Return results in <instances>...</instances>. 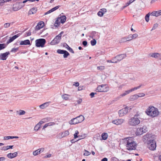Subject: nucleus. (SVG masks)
Wrapping results in <instances>:
<instances>
[{
    "label": "nucleus",
    "instance_id": "60",
    "mask_svg": "<svg viewBox=\"0 0 161 161\" xmlns=\"http://www.w3.org/2000/svg\"><path fill=\"white\" fill-rule=\"evenodd\" d=\"M47 124L48 126H52L55 124V123L54 122H49Z\"/></svg>",
    "mask_w": 161,
    "mask_h": 161
},
{
    "label": "nucleus",
    "instance_id": "61",
    "mask_svg": "<svg viewBox=\"0 0 161 161\" xmlns=\"http://www.w3.org/2000/svg\"><path fill=\"white\" fill-rule=\"evenodd\" d=\"M78 104H80L82 102V99L81 98H80L77 101Z\"/></svg>",
    "mask_w": 161,
    "mask_h": 161
},
{
    "label": "nucleus",
    "instance_id": "3",
    "mask_svg": "<svg viewBox=\"0 0 161 161\" xmlns=\"http://www.w3.org/2000/svg\"><path fill=\"white\" fill-rule=\"evenodd\" d=\"M146 113L147 115L152 118L157 117L159 114L158 109L153 106L148 107L146 110Z\"/></svg>",
    "mask_w": 161,
    "mask_h": 161
},
{
    "label": "nucleus",
    "instance_id": "34",
    "mask_svg": "<svg viewBox=\"0 0 161 161\" xmlns=\"http://www.w3.org/2000/svg\"><path fill=\"white\" fill-rule=\"evenodd\" d=\"M40 153L38 149L34 151L33 153V154L34 156H36Z\"/></svg>",
    "mask_w": 161,
    "mask_h": 161
},
{
    "label": "nucleus",
    "instance_id": "14",
    "mask_svg": "<svg viewBox=\"0 0 161 161\" xmlns=\"http://www.w3.org/2000/svg\"><path fill=\"white\" fill-rule=\"evenodd\" d=\"M20 35L19 33L15 35L12 37H10V39L7 42V44L12 42L15 39L18 37Z\"/></svg>",
    "mask_w": 161,
    "mask_h": 161
},
{
    "label": "nucleus",
    "instance_id": "37",
    "mask_svg": "<svg viewBox=\"0 0 161 161\" xmlns=\"http://www.w3.org/2000/svg\"><path fill=\"white\" fill-rule=\"evenodd\" d=\"M65 50L61 49H58L57 50V52L61 54H63Z\"/></svg>",
    "mask_w": 161,
    "mask_h": 161
},
{
    "label": "nucleus",
    "instance_id": "7",
    "mask_svg": "<svg viewBox=\"0 0 161 161\" xmlns=\"http://www.w3.org/2000/svg\"><path fill=\"white\" fill-rule=\"evenodd\" d=\"M46 42V41L45 39L41 38L37 39L35 41L36 46L37 47H44Z\"/></svg>",
    "mask_w": 161,
    "mask_h": 161
},
{
    "label": "nucleus",
    "instance_id": "35",
    "mask_svg": "<svg viewBox=\"0 0 161 161\" xmlns=\"http://www.w3.org/2000/svg\"><path fill=\"white\" fill-rule=\"evenodd\" d=\"M41 127V126L40 125H39V124L38 123L35 127L34 130L37 131Z\"/></svg>",
    "mask_w": 161,
    "mask_h": 161
},
{
    "label": "nucleus",
    "instance_id": "52",
    "mask_svg": "<svg viewBox=\"0 0 161 161\" xmlns=\"http://www.w3.org/2000/svg\"><path fill=\"white\" fill-rule=\"evenodd\" d=\"M97 69L98 70H102L104 69V67L103 66H98L97 67Z\"/></svg>",
    "mask_w": 161,
    "mask_h": 161
},
{
    "label": "nucleus",
    "instance_id": "53",
    "mask_svg": "<svg viewBox=\"0 0 161 161\" xmlns=\"http://www.w3.org/2000/svg\"><path fill=\"white\" fill-rule=\"evenodd\" d=\"M60 7V6H56L52 8V10H53V12L56 10L58 8Z\"/></svg>",
    "mask_w": 161,
    "mask_h": 161
},
{
    "label": "nucleus",
    "instance_id": "47",
    "mask_svg": "<svg viewBox=\"0 0 161 161\" xmlns=\"http://www.w3.org/2000/svg\"><path fill=\"white\" fill-rule=\"evenodd\" d=\"M138 36V34H135L133 35H131L132 39H136Z\"/></svg>",
    "mask_w": 161,
    "mask_h": 161
},
{
    "label": "nucleus",
    "instance_id": "2",
    "mask_svg": "<svg viewBox=\"0 0 161 161\" xmlns=\"http://www.w3.org/2000/svg\"><path fill=\"white\" fill-rule=\"evenodd\" d=\"M152 135L150 134H147L144 136V139L148 141L147 147L152 150H154L156 147V142L154 140L150 139Z\"/></svg>",
    "mask_w": 161,
    "mask_h": 161
},
{
    "label": "nucleus",
    "instance_id": "13",
    "mask_svg": "<svg viewBox=\"0 0 161 161\" xmlns=\"http://www.w3.org/2000/svg\"><path fill=\"white\" fill-rule=\"evenodd\" d=\"M24 5H23V6H20V3H16L15 4L13 5V10L14 11H17L20 9L22 7L24 6Z\"/></svg>",
    "mask_w": 161,
    "mask_h": 161
},
{
    "label": "nucleus",
    "instance_id": "23",
    "mask_svg": "<svg viewBox=\"0 0 161 161\" xmlns=\"http://www.w3.org/2000/svg\"><path fill=\"white\" fill-rule=\"evenodd\" d=\"M64 46L70 52H71L72 53H74V51H73V49L70 47L66 43H64Z\"/></svg>",
    "mask_w": 161,
    "mask_h": 161
},
{
    "label": "nucleus",
    "instance_id": "44",
    "mask_svg": "<svg viewBox=\"0 0 161 161\" xmlns=\"http://www.w3.org/2000/svg\"><path fill=\"white\" fill-rule=\"evenodd\" d=\"M19 111V114L20 115H24L25 113V111L24 110H20Z\"/></svg>",
    "mask_w": 161,
    "mask_h": 161
},
{
    "label": "nucleus",
    "instance_id": "49",
    "mask_svg": "<svg viewBox=\"0 0 161 161\" xmlns=\"http://www.w3.org/2000/svg\"><path fill=\"white\" fill-rule=\"evenodd\" d=\"M145 95V94L143 93H138L137 95V97H138V98L139 97H144V96Z\"/></svg>",
    "mask_w": 161,
    "mask_h": 161
},
{
    "label": "nucleus",
    "instance_id": "5",
    "mask_svg": "<svg viewBox=\"0 0 161 161\" xmlns=\"http://www.w3.org/2000/svg\"><path fill=\"white\" fill-rule=\"evenodd\" d=\"M84 119V117L82 115H80L75 118L72 119L69 122L70 125H75L80 123Z\"/></svg>",
    "mask_w": 161,
    "mask_h": 161
},
{
    "label": "nucleus",
    "instance_id": "43",
    "mask_svg": "<svg viewBox=\"0 0 161 161\" xmlns=\"http://www.w3.org/2000/svg\"><path fill=\"white\" fill-rule=\"evenodd\" d=\"M141 86V85L137 87H135L134 88H133L130 89L131 91L132 92V91H133L135 90H136L139 88H140Z\"/></svg>",
    "mask_w": 161,
    "mask_h": 161
},
{
    "label": "nucleus",
    "instance_id": "32",
    "mask_svg": "<svg viewBox=\"0 0 161 161\" xmlns=\"http://www.w3.org/2000/svg\"><path fill=\"white\" fill-rule=\"evenodd\" d=\"M68 95L66 94H64L62 95V97L65 100H68L69 99V97H68Z\"/></svg>",
    "mask_w": 161,
    "mask_h": 161
},
{
    "label": "nucleus",
    "instance_id": "31",
    "mask_svg": "<svg viewBox=\"0 0 161 161\" xmlns=\"http://www.w3.org/2000/svg\"><path fill=\"white\" fill-rule=\"evenodd\" d=\"M150 13H148L145 16V19L147 22H148L149 20Z\"/></svg>",
    "mask_w": 161,
    "mask_h": 161
},
{
    "label": "nucleus",
    "instance_id": "10",
    "mask_svg": "<svg viewBox=\"0 0 161 161\" xmlns=\"http://www.w3.org/2000/svg\"><path fill=\"white\" fill-rule=\"evenodd\" d=\"M128 112V108L125 107L119 111V114L120 117H122L127 114Z\"/></svg>",
    "mask_w": 161,
    "mask_h": 161
},
{
    "label": "nucleus",
    "instance_id": "18",
    "mask_svg": "<svg viewBox=\"0 0 161 161\" xmlns=\"http://www.w3.org/2000/svg\"><path fill=\"white\" fill-rule=\"evenodd\" d=\"M44 25V23L43 22H41L38 23L36 26V30H38L42 28Z\"/></svg>",
    "mask_w": 161,
    "mask_h": 161
},
{
    "label": "nucleus",
    "instance_id": "11",
    "mask_svg": "<svg viewBox=\"0 0 161 161\" xmlns=\"http://www.w3.org/2000/svg\"><path fill=\"white\" fill-rule=\"evenodd\" d=\"M61 39L58 37L57 36L53 39V40L50 42V44L52 45H54L58 43L61 40Z\"/></svg>",
    "mask_w": 161,
    "mask_h": 161
},
{
    "label": "nucleus",
    "instance_id": "40",
    "mask_svg": "<svg viewBox=\"0 0 161 161\" xmlns=\"http://www.w3.org/2000/svg\"><path fill=\"white\" fill-rule=\"evenodd\" d=\"M19 50V47L17 48H13L11 51V52L16 53Z\"/></svg>",
    "mask_w": 161,
    "mask_h": 161
},
{
    "label": "nucleus",
    "instance_id": "63",
    "mask_svg": "<svg viewBox=\"0 0 161 161\" xmlns=\"http://www.w3.org/2000/svg\"><path fill=\"white\" fill-rule=\"evenodd\" d=\"M38 149L39 150V152H40V153H41L44 151V148H41L40 149Z\"/></svg>",
    "mask_w": 161,
    "mask_h": 161
},
{
    "label": "nucleus",
    "instance_id": "33",
    "mask_svg": "<svg viewBox=\"0 0 161 161\" xmlns=\"http://www.w3.org/2000/svg\"><path fill=\"white\" fill-rule=\"evenodd\" d=\"M63 54V57L64 58H67L68 56L69 55V53L66 50L64 52V53Z\"/></svg>",
    "mask_w": 161,
    "mask_h": 161
},
{
    "label": "nucleus",
    "instance_id": "45",
    "mask_svg": "<svg viewBox=\"0 0 161 161\" xmlns=\"http://www.w3.org/2000/svg\"><path fill=\"white\" fill-rule=\"evenodd\" d=\"M112 63H116L118 62L116 57L112 59Z\"/></svg>",
    "mask_w": 161,
    "mask_h": 161
},
{
    "label": "nucleus",
    "instance_id": "58",
    "mask_svg": "<svg viewBox=\"0 0 161 161\" xmlns=\"http://www.w3.org/2000/svg\"><path fill=\"white\" fill-rule=\"evenodd\" d=\"M96 94H97V93H94V92H91L90 94V95L91 96V98H93V97H94V95Z\"/></svg>",
    "mask_w": 161,
    "mask_h": 161
},
{
    "label": "nucleus",
    "instance_id": "59",
    "mask_svg": "<svg viewBox=\"0 0 161 161\" xmlns=\"http://www.w3.org/2000/svg\"><path fill=\"white\" fill-rule=\"evenodd\" d=\"M53 12V10H52V9H51L48 10V11H47V12H46L45 14V15H46V14H49L52 12Z\"/></svg>",
    "mask_w": 161,
    "mask_h": 161
},
{
    "label": "nucleus",
    "instance_id": "8",
    "mask_svg": "<svg viewBox=\"0 0 161 161\" xmlns=\"http://www.w3.org/2000/svg\"><path fill=\"white\" fill-rule=\"evenodd\" d=\"M109 90V88L106 85L98 86L96 89V91L99 92H106Z\"/></svg>",
    "mask_w": 161,
    "mask_h": 161
},
{
    "label": "nucleus",
    "instance_id": "57",
    "mask_svg": "<svg viewBox=\"0 0 161 161\" xmlns=\"http://www.w3.org/2000/svg\"><path fill=\"white\" fill-rule=\"evenodd\" d=\"M87 42L86 41H83L82 42V44L84 45V46L85 47L87 46Z\"/></svg>",
    "mask_w": 161,
    "mask_h": 161
},
{
    "label": "nucleus",
    "instance_id": "64",
    "mask_svg": "<svg viewBox=\"0 0 161 161\" xmlns=\"http://www.w3.org/2000/svg\"><path fill=\"white\" fill-rule=\"evenodd\" d=\"M5 158L4 157H2L0 158V161H4L5 160Z\"/></svg>",
    "mask_w": 161,
    "mask_h": 161
},
{
    "label": "nucleus",
    "instance_id": "12",
    "mask_svg": "<svg viewBox=\"0 0 161 161\" xmlns=\"http://www.w3.org/2000/svg\"><path fill=\"white\" fill-rule=\"evenodd\" d=\"M9 54V52H6L4 53H1L0 54V59L3 60H6Z\"/></svg>",
    "mask_w": 161,
    "mask_h": 161
},
{
    "label": "nucleus",
    "instance_id": "1",
    "mask_svg": "<svg viewBox=\"0 0 161 161\" xmlns=\"http://www.w3.org/2000/svg\"><path fill=\"white\" fill-rule=\"evenodd\" d=\"M124 142L125 144L127 149L129 151L135 150L136 148V144L133 141L132 137L125 138Z\"/></svg>",
    "mask_w": 161,
    "mask_h": 161
},
{
    "label": "nucleus",
    "instance_id": "56",
    "mask_svg": "<svg viewBox=\"0 0 161 161\" xmlns=\"http://www.w3.org/2000/svg\"><path fill=\"white\" fill-rule=\"evenodd\" d=\"M64 32L63 31H62L57 36L60 39H61V36H62V34H63V33Z\"/></svg>",
    "mask_w": 161,
    "mask_h": 161
},
{
    "label": "nucleus",
    "instance_id": "16",
    "mask_svg": "<svg viewBox=\"0 0 161 161\" xmlns=\"http://www.w3.org/2000/svg\"><path fill=\"white\" fill-rule=\"evenodd\" d=\"M124 121L123 119H119L117 120H114L112 121V123L117 125H120L123 123Z\"/></svg>",
    "mask_w": 161,
    "mask_h": 161
},
{
    "label": "nucleus",
    "instance_id": "19",
    "mask_svg": "<svg viewBox=\"0 0 161 161\" xmlns=\"http://www.w3.org/2000/svg\"><path fill=\"white\" fill-rule=\"evenodd\" d=\"M69 135V132L68 130H66L59 134V135L61 136L60 138L65 137Z\"/></svg>",
    "mask_w": 161,
    "mask_h": 161
},
{
    "label": "nucleus",
    "instance_id": "24",
    "mask_svg": "<svg viewBox=\"0 0 161 161\" xmlns=\"http://www.w3.org/2000/svg\"><path fill=\"white\" fill-rule=\"evenodd\" d=\"M37 11V9L36 8H31L29 11V14H35Z\"/></svg>",
    "mask_w": 161,
    "mask_h": 161
},
{
    "label": "nucleus",
    "instance_id": "41",
    "mask_svg": "<svg viewBox=\"0 0 161 161\" xmlns=\"http://www.w3.org/2000/svg\"><path fill=\"white\" fill-rule=\"evenodd\" d=\"M158 24L156 23L154 25H153V28L152 29V30H151V31H152L153 30H154L155 29H156L158 27Z\"/></svg>",
    "mask_w": 161,
    "mask_h": 161
},
{
    "label": "nucleus",
    "instance_id": "48",
    "mask_svg": "<svg viewBox=\"0 0 161 161\" xmlns=\"http://www.w3.org/2000/svg\"><path fill=\"white\" fill-rule=\"evenodd\" d=\"M10 139H12V136H5L3 137V139L4 140H7Z\"/></svg>",
    "mask_w": 161,
    "mask_h": 161
},
{
    "label": "nucleus",
    "instance_id": "42",
    "mask_svg": "<svg viewBox=\"0 0 161 161\" xmlns=\"http://www.w3.org/2000/svg\"><path fill=\"white\" fill-rule=\"evenodd\" d=\"M46 118L42 119L40 122H39L38 124L40 125H41L45 122Z\"/></svg>",
    "mask_w": 161,
    "mask_h": 161
},
{
    "label": "nucleus",
    "instance_id": "15",
    "mask_svg": "<svg viewBox=\"0 0 161 161\" xmlns=\"http://www.w3.org/2000/svg\"><path fill=\"white\" fill-rule=\"evenodd\" d=\"M126 56V54H122L118 55L116 56V58L118 62H119L125 58Z\"/></svg>",
    "mask_w": 161,
    "mask_h": 161
},
{
    "label": "nucleus",
    "instance_id": "28",
    "mask_svg": "<svg viewBox=\"0 0 161 161\" xmlns=\"http://www.w3.org/2000/svg\"><path fill=\"white\" fill-rule=\"evenodd\" d=\"M79 131L78 130L75 131V133L74 135V138L75 139L77 137L80 138V137H81V136H78V135L79 134Z\"/></svg>",
    "mask_w": 161,
    "mask_h": 161
},
{
    "label": "nucleus",
    "instance_id": "54",
    "mask_svg": "<svg viewBox=\"0 0 161 161\" xmlns=\"http://www.w3.org/2000/svg\"><path fill=\"white\" fill-rule=\"evenodd\" d=\"M100 10H101L102 12L103 13V14H105L106 12H107V10L106 9L103 8L102 9H100Z\"/></svg>",
    "mask_w": 161,
    "mask_h": 161
},
{
    "label": "nucleus",
    "instance_id": "38",
    "mask_svg": "<svg viewBox=\"0 0 161 161\" xmlns=\"http://www.w3.org/2000/svg\"><path fill=\"white\" fill-rule=\"evenodd\" d=\"M96 43V41L95 39H93L91 41V44L92 46H93L95 45Z\"/></svg>",
    "mask_w": 161,
    "mask_h": 161
},
{
    "label": "nucleus",
    "instance_id": "51",
    "mask_svg": "<svg viewBox=\"0 0 161 161\" xmlns=\"http://www.w3.org/2000/svg\"><path fill=\"white\" fill-rule=\"evenodd\" d=\"M10 24L8 23H7L4 24V27L5 28H8L9 27Z\"/></svg>",
    "mask_w": 161,
    "mask_h": 161
},
{
    "label": "nucleus",
    "instance_id": "55",
    "mask_svg": "<svg viewBox=\"0 0 161 161\" xmlns=\"http://www.w3.org/2000/svg\"><path fill=\"white\" fill-rule=\"evenodd\" d=\"M25 33L26 35V36H31V32L30 31L26 32Z\"/></svg>",
    "mask_w": 161,
    "mask_h": 161
},
{
    "label": "nucleus",
    "instance_id": "27",
    "mask_svg": "<svg viewBox=\"0 0 161 161\" xmlns=\"http://www.w3.org/2000/svg\"><path fill=\"white\" fill-rule=\"evenodd\" d=\"M102 139L103 140H106L108 138V135L107 133H103L101 135Z\"/></svg>",
    "mask_w": 161,
    "mask_h": 161
},
{
    "label": "nucleus",
    "instance_id": "46",
    "mask_svg": "<svg viewBox=\"0 0 161 161\" xmlns=\"http://www.w3.org/2000/svg\"><path fill=\"white\" fill-rule=\"evenodd\" d=\"M97 15L98 16L100 17H102L103 16V13L100 10V11H99L97 13Z\"/></svg>",
    "mask_w": 161,
    "mask_h": 161
},
{
    "label": "nucleus",
    "instance_id": "25",
    "mask_svg": "<svg viewBox=\"0 0 161 161\" xmlns=\"http://www.w3.org/2000/svg\"><path fill=\"white\" fill-rule=\"evenodd\" d=\"M13 146H4L2 147L1 149L5 151L10 148L12 149Z\"/></svg>",
    "mask_w": 161,
    "mask_h": 161
},
{
    "label": "nucleus",
    "instance_id": "17",
    "mask_svg": "<svg viewBox=\"0 0 161 161\" xmlns=\"http://www.w3.org/2000/svg\"><path fill=\"white\" fill-rule=\"evenodd\" d=\"M17 152H15L13 153H9L7 155V157L10 159L13 158L17 156Z\"/></svg>",
    "mask_w": 161,
    "mask_h": 161
},
{
    "label": "nucleus",
    "instance_id": "22",
    "mask_svg": "<svg viewBox=\"0 0 161 161\" xmlns=\"http://www.w3.org/2000/svg\"><path fill=\"white\" fill-rule=\"evenodd\" d=\"M50 103V102H47L39 106V107L40 108H41V109H43V108H45L46 107H47L49 105V103Z\"/></svg>",
    "mask_w": 161,
    "mask_h": 161
},
{
    "label": "nucleus",
    "instance_id": "20",
    "mask_svg": "<svg viewBox=\"0 0 161 161\" xmlns=\"http://www.w3.org/2000/svg\"><path fill=\"white\" fill-rule=\"evenodd\" d=\"M150 56L153 58H157L159 59L161 57V55L159 53H150L149 54Z\"/></svg>",
    "mask_w": 161,
    "mask_h": 161
},
{
    "label": "nucleus",
    "instance_id": "21",
    "mask_svg": "<svg viewBox=\"0 0 161 161\" xmlns=\"http://www.w3.org/2000/svg\"><path fill=\"white\" fill-rule=\"evenodd\" d=\"M20 45H30V41L29 40H26L21 41L20 43Z\"/></svg>",
    "mask_w": 161,
    "mask_h": 161
},
{
    "label": "nucleus",
    "instance_id": "6",
    "mask_svg": "<svg viewBox=\"0 0 161 161\" xmlns=\"http://www.w3.org/2000/svg\"><path fill=\"white\" fill-rule=\"evenodd\" d=\"M66 19V17L65 15H63L58 17L55 21L54 25L56 27L58 26L61 23H64Z\"/></svg>",
    "mask_w": 161,
    "mask_h": 161
},
{
    "label": "nucleus",
    "instance_id": "26",
    "mask_svg": "<svg viewBox=\"0 0 161 161\" xmlns=\"http://www.w3.org/2000/svg\"><path fill=\"white\" fill-rule=\"evenodd\" d=\"M137 98H138L137 95L135 94L130 96L129 99L130 101H133L137 99Z\"/></svg>",
    "mask_w": 161,
    "mask_h": 161
},
{
    "label": "nucleus",
    "instance_id": "9",
    "mask_svg": "<svg viewBox=\"0 0 161 161\" xmlns=\"http://www.w3.org/2000/svg\"><path fill=\"white\" fill-rule=\"evenodd\" d=\"M147 130V128L146 126L139 127L136 130V134L137 135H141L143 133L146 132Z\"/></svg>",
    "mask_w": 161,
    "mask_h": 161
},
{
    "label": "nucleus",
    "instance_id": "4",
    "mask_svg": "<svg viewBox=\"0 0 161 161\" xmlns=\"http://www.w3.org/2000/svg\"><path fill=\"white\" fill-rule=\"evenodd\" d=\"M139 115L135 114L134 116L131 118L129 121V124L132 126H136L140 123V119L139 117Z\"/></svg>",
    "mask_w": 161,
    "mask_h": 161
},
{
    "label": "nucleus",
    "instance_id": "29",
    "mask_svg": "<svg viewBox=\"0 0 161 161\" xmlns=\"http://www.w3.org/2000/svg\"><path fill=\"white\" fill-rule=\"evenodd\" d=\"M126 41H128L127 38L126 37L121 38L119 40V42L120 43L124 42Z\"/></svg>",
    "mask_w": 161,
    "mask_h": 161
},
{
    "label": "nucleus",
    "instance_id": "30",
    "mask_svg": "<svg viewBox=\"0 0 161 161\" xmlns=\"http://www.w3.org/2000/svg\"><path fill=\"white\" fill-rule=\"evenodd\" d=\"M152 16H155L156 17L158 16H159V14L158 13V11H154L151 13L150 14Z\"/></svg>",
    "mask_w": 161,
    "mask_h": 161
},
{
    "label": "nucleus",
    "instance_id": "62",
    "mask_svg": "<svg viewBox=\"0 0 161 161\" xmlns=\"http://www.w3.org/2000/svg\"><path fill=\"white\" fill-rule=\"evenodd\" d=\"M1 3H4L7 2H9L11 1L12 0H0Z\"/></svg>",
    "mask_w": 161,
    "mask_h": 161
},
{
    "label": "nucleus",
    "instance_id": "39",
    "mask_svg": "<svg viewBox=\"0 0 161 161\" xmlns=\"http://www.w3.org/2000/svg\"><path fill=\"white\" fill-rule=\"evenodd\" d=\"M84 151L85 152L84 153V155L87 156L91 154L90 152L86 151V150L85 149Z\"/></svg>",
    "mask_w": 161,
    "mask_h": 161
},
{
    "label": "nucleus",
    "instance_id": "36",
    "mask_svg": "<svg viewBox=\"0 0 161 161\" xmlns=\"http://www.w3.org/2000/svg\"><path fill=\"white\" fill-rule=\"evenodd\" d=\"M6 47V46L4 43H0V50L3 49Z\"/></svg>",
    "mask_w": 161,
    "mask_h": 161
},
{
    "label": "nucleus",
    "instance_id": "50",
    "mask_svg": "<svg viewBox=\"0 0 161 161\" xmlns=\"http://www.w3.org/2000/svg\"><path fill=\"white\" fill-rule=\"evenodd\" d=\"M127 39V41H130L132 40L131 37V34H130L128 36L126 37Z\"/></svg>",
    "mask_w": 161,
    "mask_h": 161
}]
</instances>
